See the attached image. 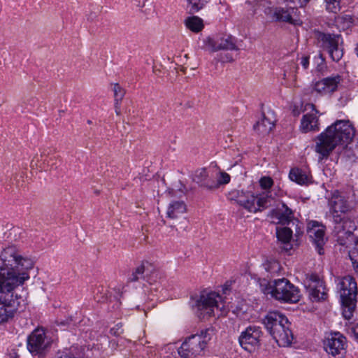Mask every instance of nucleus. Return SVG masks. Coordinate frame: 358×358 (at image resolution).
Masks as SVG:
<instances>
[{
	"mask_svg": "<svg viewBox=\"0 0 358 358\" xmlns=\"http://www.w3.org/2000/svg\"><path fill=\"white\" fill-rule=\"evenodd\" d=\"M87 123H88V124H91V123H92L91 120H88V121H87Z\"/></svg>",
	"mask_w": 358,
	"mask_h": 358,
	"instance_id": "nucleus-48",
	"label": "nucleus"
},
{
	"mask_svg": "<svg viewBox=\"0 0 358 358\" xmlns=\"http://www.w3.org/2000/svg\"><path fill=\"white\" fill-rule=\"evenodd\" d=\"M355 50H356L357 55H358V44H357V46Z\"/></svg>",
	"mask_w": 358,
	"mask_h": 358,
	"instance_id": "nucleus-46",
	"label": "nucleus"
},
{
	"mask_svg": "<svg viewBox=\"0 0 358 358\" xmlns=\"http://www.w3.org/2000/svg\"><path fill=\"white\" fill-rule=\"evenodd\" d=\"M185 26L193 32L198 33L203 28L202 19L197 16L188 17L185 20Z\"/></svg>",
	"mask_w": 358,
	"mask_h": 358,
	"instance_id": "nucleus-27",
	"label": "nucleus"
},
{
	"mask_svg": "<svg viewBox=\"0 0 358 358\" xmlns=\"http://www.w3.org/2000/svg\"><path fill=\"white\" fill-rule=\"evenodd\" d=\"M213 334V329H206L200 334L190 336L182 343L178 354L181 358H194L206 348Z\"/></svg>",
	"mask_w": 358,
	"mask_h": 358,
	"instance_id": "nucleus-7",
	"label": "nucleus"
},
{
	"mask_svg": "<svg viewBox=\"0 0 358 358\" xmlns=\"http://www.w3.org/2000/svg\"><path fill=\"white\" fill-rule=\"evenodd\" d=\"M145 271V266L143 264H142L135 269L131 275L129 277V280L130 282H136L140 278H144L143 274Z\"/></svg>",
	"mask_w": 358,
	"mask_h": 358,
	"instance_id": "nucleus-31",
	"label": "nucleus"
},
{
	"mask_svg": "<svg viewBox=\"0 0 358 358\" xmlns=\"http://www.w3.org/2000/svg\"><path fill=\"white\" fill-rule=\"evenodd\" d=\"M262 331L259 327L250 326L243 331L238 338L241 346L249 352H254L259 345Z\"/></svg>",
	"mask_w": 358,
	"mask_h": 358,
	"instance_id": "nucleus-14",
	"label": "nucleus"
},
{
	"mask_svg": "<svg viewBox=\"0 0 358 358\" xmlns=\"http://www.w3.org/2000/svg\"><path fill=\"white\" fill-rule=\"evenodd\" d=\"M44 156H45V153H43V154H42V155H41V157H43Z\"/></svg>",
	"mask_w": 358,
	"mask_h": 358,
	"instance_id": "nucleus-47",
	"label": "nucleus"
},
{
	"mask_svg": "<svg viewBox=\"0 0 358 358\" xmlns=\"http://www.w3.org/2000/svg\"><path fill=\"white\" fill-rule=\"evenodd\" d=\"M115 113L117 115H120V102L115 101L114 103Z\"/></svg>",
	"mask_w": 358,
	"mask_h": 358,
	"instance_id": "nucleus-41",
	"label": "nucleus"
},
{
	"mask_svg": "<svg viewBox=\"0 0 358 358\" xmlns=\"http://www.w3.org/2000/svg\"><path fill=\"white\" fill-rule=\"evenodd\" d=\"M351 333L354 335L356 339H358V324L351 329Z\"/></svg>",
	"mask_w": 358,
	"mask_h": 358,
	"instance_id": "nucleus-40",
	"label": "nucleus"
},
{
	"mask_svg": "<svg viewBox=\"0 0 358 358\" xmlns=\"http://www.w3.org/2000/svg\"><path fill=\"white\" fill-rule=\"evenodd\" d=\"M203 43L205 49L210 52L238 50L240 46L234 37L227 34H219L213 37H208Z\"/></svg>",
	"mask_w": 358,
	"mask_h": 358,
	"instance_id": "nucleus-11",
	"label": "nucleus"
},
{
	"mask_svg": "<svg viewBox=\"0 0 358 358\" xmlns=\"http://www.w3.org/2000/svg\"><path fill=\"white\" fill-rule=\"evenodd\" d=\"M50 343V338L43 328L36 329L27 338V348L34 355H43Z\"/></svg>",
	"mask_w": 358,
	"mask_h": 358,
	"instance_id": "nucleus-12",
	"label": "nucleus"
},
{
	"mask_svg": "<svg viewBox=\"0 0 358 358\" xmlns=\"http://www.w3.org/2000/svg\"><path fill=\"white\" fill-rule=\"evenodd\" d=\"M301 64L305 69H308V65H309V57H308V56L302 57Z\"/></svg>",
	"mask_w": 358,
	"mask_h": 358,
	"instance_id": "nucleus-39",
	"label": "nucleus"
},
{
	"mask_svg": "<svg viewBox=\"0 0 358 358\" xmlns=\"http://www.w3.org/2000/svg\"><path fill=\"white\" fill-rule=\"evenodd\" d=\"M193 180L206 189L211 190L217 188V182L208 175L206 169L196 170L194 174Z\"/></svg>",
	"mask_w": 358,
	"mask_h": 358,
	"instance_id": "nucleus-22",
	"label": "nucleus"
},
{
	"mask_svg": "<svg viewBox=\"0 0 358 358\" xmlns=\"http://www.w3.org/2000/svg\"><path fill=\"white\" fill-rule=\"evenodd\" d=\"M259 185L262 189L269 191L268 189L273 185V180L271 177L264 176L259 180Z\"/></svg>",
	"mask_w": 358,
	"mask_h": 358,
	"instance_id": "nucleus-36",
	"label": "nucleus"
},
{
	"mask_svg": "<svg viewBox=\"0 0 358 358\" xmlns=\"http://www.w3.org/2000/svg\"><path fill=\"white\" fill-rule=\"evenodd\" d=\"M194 307L200 319L215 316V311L217 315L227 313L222 296L215 292H202L195 301Z\"/></svg>",
	"mask_w": 358,
	"mask_h": 358,
	"instance_id": "nucleus-5",
	"label": "nucleus"
},
{
	"mask_svg": "<svg viewBox=\"0 0 358 358\" xmlns=\"http://www.w3.org/2000/svg\"><path fill=\"white\" fill-rule=\"evenodd\" d=\"M216 182H217V187L222 184H227L230 181V176L225 173L221 172L220 177L218 180H215Z\"/></svg>",
	"mask_w": 358,
	"mask_h": 358,
	"instance_id": "nucleus-37",
	"label": "nucleus"
},
{
	"mask_svg": "<svg viewBox=\"0 0 358 358\" xmlns=\"http://www.w3.org/2000/svg\"><path fill=\"white\" fill-rule=\"evenodd\" d=\"M307 232L315 245L317 252L320 255L324 254L323 245L325 243L324 227L316 221H311L308 224Z\"/></svg>",
	"mask_w": 358,
	"mask_h": 358,
	"instance_id": "nucleus-17",
	"label": "nucleus"
},
{
	"mask_svg": "<svg viewBox=\"0 0 358 358\" xmlns=\"http://www.w3.org/2000/svg\"><path fill=\"white\" fill-rule=\"evenodd\" d=\"M307 106L311 109V112L303 116L301 122V130L303 133L318 131L319 120L317 114L319 111L316 110L315 106L312 103L308 104Z\"/></svg>",
	"mask_w": 358,
	"mask_h": 358,
	"instance_id": "nucleus-19",
	"label": "nucleus"
},
{
	"mask_svg": "<svg viewBox=\"0 0 358 358\" xmlns=\"http://www.w3.org/2000/svg\"><path fill=\"white\" fill-rule=\"evenodd\" d=\"M10 357L12 358H17L18 356L16 352H13V354H10Z\"/></svg>",
	"mask_w": 358,
	"mask_h": 358,
	"instance_id": "nucleus-43",
	"label": "nucleus"
},
{
	"mask_svg": "<svg viewBox=\"0 0 358 358\" xmlns=\"http://www.w3.org/2000/svg\"><path fill=\"white\" fill-rule=\"evenodd\" d=\"M118 330L119 329H115V328H113L110 329V333L114 336H118L122 333V331L119 332Z\"/></svg>",
	"mask_w": 358,
	"mask_h": 358,
	"instance_id": "nucleus-42",
	"label": "nucleus"
},
{
	"mask_svg": "<svg viewBox=\"0 0 358 358\" xmlns=\"http://www.w3.org/2000/svg\"><path fill=\"white\" fill-rule=\"evenodd\" d=\"M294 11V9L292 7L289 9L275 8L273 10L271 8H268V10H266L265 13L268 15L272 12V17L276 21L287 22L294 25L301 24L302 22L300 20L294 19L292 17V14Z\"/></svg>",
	"mask_w": 358,
	"mask_h": 358,
	"instance_id": "nucleus-20",
	"label": "nucleus"
},
{
	"mask_svg": "<svg viewBox=\"0 0 358 358\" xmlns=\"http://www.w3.org/2000/svg\"><path fill=\"white\" fill-rule=\"evenodd\" d=\"M349 194L336 191L329 201V212L334 224V233L338 238L348 237L357 229V217L354 205L349 201Z\"/></svg>",
	"mask_w": 358,
	"mask_h": 358,
	"instance_id": "nucleus-2",
	"label": "nucleus"
},
{
	"mask_svg": "<svg viewBox=\"0 0 358 358\" xmlns=\"http://www.w3.org/2000/svg\"><path fill=\"white\" fill-rule=\"evenodd\" d=\"M340 295L342 304L343 315L345 319H350L356 308L358 287L355 278L350 275L345 276L341 282Z\"/></svg>",
	"mask_w": 358,
	"mask_h": 358,
	"instance_id": "nucleus-6",
	"label": "nucleus"
},
{
	"mask_svg": "<svg viewBox=\"0 0 358 358\" xmlns=\"http://www.w3.org/2000/svg\"><path fill=\"white\" fill-rule=\"evenodd\" d=\"M306 280L309 287V294L312 300L320 301L327 298L326 287L318 275L308 273Z\"/></svg>",
	"mask_w": 358,
	"mask_h": 358,
	"instance_id": "nucleus-15",
	"label": "nucleus"
},
{
	"mask_svg": "<svg viewBox=\"0 0 358 358\" xmlns=\"http://www.w3.org/2000/svg\"><path fill=\"white\" fill-rule=\"evenodd\" d=\"M273 264L276 265V266L278 265V264L276 262H273Z\"/></svg>",
	"mask_w": 358,
	"mask_h": 358,
	"instance_id": "nucleus-49",
	"label": "nucleus"
},
{
	"mask_svg": "<svg viewBox=\"0 0 358 358\" xmlns=\"http://www.w3.org/2000/svg\"><path fill=\"white\" fill-rule=\"evenodd\" d=\"M355 271L358 273V263L354 264Z\"/></svg>",
	"mask_w": 358,
	"mask_h": 358,
	"instance_id": "nucleus-44",
	"label": "nucleus"
},
{
	"mask_svg": "<svg viewBox=\"0 0 358 358\" xmlns=\"http://www.w3.org/2000/svg\"><path fill=\"white\" fill-rule=\"evenodd\" d=\"M271 293L275 299L284 302L296 303L300 298L299 289L285 278L275 280Z\"/></svg>",
	"mask_w": 358,
	"mask_h": 358,
	"instance_id": "nucleus-9",
	"label": "nucleus"
},
{
	"mask_svg": "<svg viewBox=\"0 0 358 358\" xmlns=\"http://www.w3.org/2000/svg\"><path fill=\"white\" fill-rule=\"evenodd\" d=\"M317 43L324 50H327L331 59L339 62L343 56V39L341 36L335 34H317Z\"/></svg>",
	"mask_w": 358,
	"mask_h": 358,
	"instance_id": "nucleus-8",
	"label": "nucleus"
},
{
	"mask_svg": "<svg viewBox=\"0 0 358 358\" xmlns=\"http://www.w3.org/2000/svg\"><path fill=\"white\" fill-rule=\"evenodd\" d=\"M347 341L339 332L331 333L324 341L325 351L334 358H343L346 352Z\"/></svg>",
	"mask_w": 358,
	"mask_h": 358,
	"instance_id": "nucleus-13",
	"label": "nucleus"
},
{
	"mask_svg": "<svg viewBox=\"0 0 358 358\" xmlns=\"http://www.w3.org/2000/svg\"><path fill=\"white\" fill-rule=\"evenodd\" d=\"M286 2H289L293 4L292 8L305 6L310 0H284Z\"/></svg>",
	"mask_w": 358,
	"mask_h": 358,
	"instance_id": "nucleus-38",
	"label": "nucleus"
},
{
	"mask_svg": "<svg viewBox=\"0 0 358 358\" xmlns=\"http://www.w3.org/2000/svg\"><path fill=\"white\" fill-rule=\"evenodd\" d=\"M338 26H341L343 29L348 28L352 24V17L349 15L338 16L335 19Z\"/></svg>",
	"mask_w": 358,
	"mask_h": 358,
	"instance_id": "nucleus-30",
	"label": "nucleus"
},
{
	"mask_svg": "<svg viewBox=\"0 0 358 358\" xmlns=\"http://www.w3.org/2000/svg\"><path fill=\"white\" fill-rule=\"evenodd\" d=\"M0 259L1 293H10L29 279V271L34 268V262L17 245H10L3 248Z\"/></svg>",
	"mask_w": 358,
	"mask_h": 358,
	"instance_id": "nucleus-1",
	"label": "nucleus"
},
{
	"mask_svg": "<svg viewBox=\"0 0 358 358\" xmlns=\"http://www.w3.org/2000/svg\"><path fill=\"white\" fill-rule=\"evenodd\" d=\"M25 307L24 300L13 294L0 296V324L13 319L15 314Z\"/></svg>",
	"mask_w": 358,
	"mask_h": 358,
	"instance_id": "nucleus-10",
	"label": "nucleus"
},
{
	"mask_svg": "<svg viewBox=\"0 0 358 358\" xmlns=\"http://www.w3.org/2000/svg\"><path fill=\"white\" fill-rule=\"evenodd\" d=\"M210 0H187L191 6V10L197 12L203 8Z\"/></svg>",
	"mask_w": 358,
	"mask_h": 358,
	"instance_id": "nucleus-33",
	"label": "nucleus"
},
{
	"mask_svg": "<svg viewBox=\"0 0 358 358\" xmlns=\"http://www.w3.org/2000/svg\"><path fill=\"white\" fill-rule=\"evenodd\" d=\"M113 90L114 92L115 101L121 102L125 94L124 89L118 83H115Z\"/></svg>",
	"mask_w": 358,
	"mask_h": 358,
	"instance_id": "nucleus-35",
	"label": "nucleus"
},
{
	"mask_svg": "<svg viewBox=\"0 0 358 358\" xmlns=\"http://www.w3.org/2000/svg\"><path fill=\"white\" fill-rule=\"evenodd\" d=\"M355 134V129L349 120H337L317 137L315 150L320 159L327 158L337 145L351 142Z\"/></svg>",
	"mask_w": 358,
	"mask_h": 358,
	"instance_id": "nucleus-3",
	"label": "nucleus"
},
{
	"mask_svg": "<svg viewBox=\"0 0 358 358\" xmlns=\"http://www.w3.org/2000/svg\"><path fill=\"white\" fill-rule=\"evenodd\" d=\"M268 216L273 220V222L276 220L278 223L287 224L293 220L294 213L285 203L279 202L270 211Z\"/></svg>",
	"mask_w": 358,
	"mask_h": 358,
	"instance_id": "nucleus-18",
	"label": "nucleus"
},
{
	"mask_svg": "<svg viewBox=\"0 0 358 358\" xmlns=\"http://www.w3.org/2000/svg\"><path fill=\"white\" fill-rule=\"evenodd\" d=\"M275 119L273 116L271 117L263 115L261 120L258 121L253 127L254 129L260 134L264 135L268 134L274 127Z\"/></svg>",
	"mask_w": 358,
	"mask_h": 358,
	"instance_id": "nucleus-23",
	"label": "nucleus"
},
{
	"mask_svg": "<svg viewBox=\"0 0 358 358\" xmlns=\"http://www.w3.org/2000/svg\"><path fill=\"white\" fill-rule=\"evenodd\" d=\"M341 81V77L339 75L327 77L317 81L315 84L314 89L316 92L321 94H329L336 90L338 85Z\"/></svg>",
	"mask_w": 358,
	"mask_h": 358,
	"instance_id": "nucleus-21",
	"label": "nucleus"
},
{
	"mask_svg": "<svg viewBox=\"0 0 358 358\" xmlns=\"http://www.w3.org/2000/svg\"><path fill=\"white\" fill-rule=\"evenodd\" d=\"M263 323L278 345L285 347L292 343L293 334L284 315L275 311L269 312L264 318Z\"/></svg>",
	"mask_w": 358,
	"mask_h": 358,
	"instance_id": "nucleus-4",
	"label": "nucleus"
},
{
	"mask_svg": "<svg viewBox=\"0 0 358 358\" xmlns=\"http://www.w3.org/2000/svg\"><path fill=\"white\" fill-rule=\"evenodd\" d=\"M274 197L270 191H266L259 194L256 196V206L259 207L258 211H262L273 205Z\"/></svg>",
	"mask_w": 358,
	"mask_h": 358,
	"instance_id": "nucleus-25",
	"label": "nucleus"
},
{
	"mask_svg": "<svg viewBox=\"0 0 358 358\" xmlns=\"http://www.w3.org/2000/svg\"><path fill=\"white\" fill-rule=\"evenodd\" d=\"M75 358H76V357H75Z\"/></svg>",
	"mask_w": 358,
	"mask_h": 358,
	"instance_id": "nucleus-50",
	"label": "nucleus"
},
{
	"mask_svg": "<svg viewBox=\"0 0 358 358\" xmlns=\"http://www.w3.org/2000/svg\"><path fill=\"white\" fill-rule=\"evenodd\" d=\"M264 267H265V269H266V271H270L269 268L267 266V264H265V265H264Z\"/></svg>",
	"mask_w": 358,
	"mask_h": 358,
	"instance_id": "nucleus-45",
	"label": "nucleus"
},
{
	"mask_svg": "<svg viewBox=\"0 0 358 358\" xmlns=\"http://www.w3.org/2000/svg\"><path fill=\"white\" fill-rule=\"evenodd\" d=\"M231 199L235 200L238 204L250 213L258 212L259 207L256 206V196L249 191L236 190L230 193Z\"/></svg>",
	"mask_w": 358,
	"mask_h": 358,
	"instance_id": "nucleus-16",
	"label": "nucleus"
},
{
	"mask_svg": "<svg viewBox=\"0 0 358 358\" xmlns=\"http://www.w3.org/2000/svg\"><path fill=\"white\" fill-rule=\"evenodd\" d=\"M38 100L34 96H29L23 99L21 103V106L27 110H31L37 104Z\"/></svg>",
	"mask_w": 358,
	"mask_h": 358,
	"instance_id": "nucleus-34",
	"label": "nucleus"
},
{
	"mask_svg": "<svg viewBox=\"0 0 358 358\" xmlns=\"http://www.w3.org/2000/svg\"><path fill=\"white\" fill-rule=\"evenodd\" d=\"M186 212V205L183 201H174L169 204L167 216L171 219L178 218Z\"/></svg>",
	"mask_w": 358,
	"mask_h": 358,
	"instance_id": "nucleus-26",
	"label": "nucleus"
},
{
	"mask_svg": "<svg viewBox=\"0 0 358 358\" xmlns=\"http://www.w3.org/2000/svg\"><path fill=\"white\" fill-rule=\"evenodd\" d=\"M297 70V64L294 62H290L288 64L287 68L284 70L283 79L286 80L292 77L293 80H295L296 78Z\"/></svg>",
	"mask_w": 358,
	"mask_h": 358,
	"instance_id": "nucleus-29",
	"label": "nucleus"
},
{
	"mask_svg": "<svg viewBox=\"0 0 358 358\" xmlns=\"http://www.w3.org/2000/svg\"><path fill=\"white\" fill-rule=\"evenodd\" d=\"M324 1L326 3V9L329 12L337 13L340 10L341 0H324Z\"/></svg>",
	"mask_w": 358,
	"mask_h": 358,
	"instance_id": "nucleus-32",
	"label": "nucleus"
},
{
	"mask_svg": "<svg viewBox=\"0 0 358 358\" xmlns=\"http://www.w3.org/2000/svg\"><path fill=\"white\" fill-rule=\"evenodd\" d=\"M276 236L278 239L283 243H287L292 237V231L288 227H277Z\"/></svg>",
	"mask_w": 358,
	"mask_h": 358,
	"instance_id": "nucleus-28",
	"label": "nucleus"
},
{
	"mask_svg": "<svg viewBox=\"0 0 358 358\" xmlns=\"http://www.w3.org/2000/svg\"><path fill=\"white\" fill-rule=\"evenodd\" d=\"M289 178L292 181L301 185H306L311 182V176L305 171L299 168L292 169L289 171Z\"/></svg>",
	"mask_w": 358,
	"mask_h": 358,
	"instance_id": "nucleus-24",
	"label": "nucleus"
}]
</instances>
